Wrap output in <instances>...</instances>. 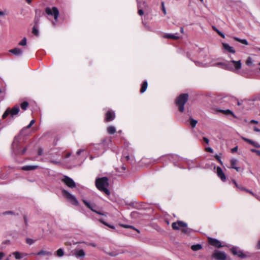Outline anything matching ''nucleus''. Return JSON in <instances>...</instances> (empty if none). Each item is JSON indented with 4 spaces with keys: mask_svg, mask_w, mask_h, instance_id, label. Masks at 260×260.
Here are the masks:
<instances>
[{
    "mask_svg": "<svg viewBox=\"0 0 260 260\" xmlns=\"http://www.w3.org/2000/svg\"><path fill=\"white\" fill-rule=\"evenodd\" d=\"M198 58L201 61H194L195 64L199 67L206 68L211 66L210 56L207 50L199 49Z\"/></svg>",
    "mask_w": 260,
    "mask_h": 260,
    "instance_id": "1",
    "label": "nucleus"
},
{
    "mask_svg": "<svg viewBox=\"0 0 260 260\" xmlns=\"http://www.w3.org/2000/svg\"><path fill=\"white\" fill-rule=\"evenodd\" d=\"M95 185L97 188L100 191L104 192L107 195L110 194V191L108 189L109 182L107 177H104L96 178L95 180Z\"/></svg>",
    "mask_w": 260,
    "mask_h": 260,
    "instance_id": "2",
    "label": "nucleus"
},
{
    "mask_svg": "<svg viewBox=\"0 0 260 260\" xmlns=\"http://www.w3.org/2000/svg\"><path fill=\"white\" fill-rule=\"evenodd\" d=\"M230 251L234 255L237 256L241 259L249 258L252 256V253L248 251L244 252L237 246H233L230 248Z\"/></svg>",
    "mask_w": 260,
    "mask_h": 260,
    "instance_id": "3",
    "label": "nucleus"
},
{
    "mask_svg": "<svg viewBox=\"0 0 260 260\" xmlns=\"http://www.w3.org/2000/svg\"><path fill=\"white\" fill-rule=\"evenodd\" d=\"M188 95L187 93H182L178 96L175 100L176 106L180 112H184V105L188 100Z\"/></svg>",
    "mask_w": 260,
    "mask_h": 260,
    "instance_id": "4",
    "label": "nucleus"
},
{
    "mask_svg": "<svg viewBox=\"0 0 260 260\" xmlns=\"http://www.w3.org/2000/svg\"><path fill=\"white\" fill-rule=\"evenodd\" d=\"M242 63L240 59L228 61V70L236 72L241 69Z\"/></svg>",
    "mask_w": 260,
    "mask_h": 260,
    "instance_id": "5",
    "label": "nucleus"
},
{
    "mask_svg": "<svg viewBox=\"0 0 260 260\" xmlns=\"http://www.w3.org/2000/svg\"><path fill=\"white\" fill-rule=\"evenodd\" d=\"M172 227L174 230H179L180 227H182L181 231L184 234H189L191 231V230L187 227V223L182 221L173 222L172 224Z\"/></svg>",
    "mask_w": 260,
    "mask_h": 260,
    "instance_id": "6",
    "label": "nucleus"
},
{
    "mask_svg": "<svg viewBox=\"0 0 260 260\" xmlns=\"http://www.w3.org/2000/svg\"><path fill=\"white\" fill-rule=\"evenodd\" d=\"M62 194L72 204L75 206L78 205L79 202L75 196L70 193L69 191L63 189L62 190Z\"/></svg>",
    "mask_w": 260,
    "mask_h": 260,
    "instance_id": "7",
    "label": "nucleus"
},
{
    "mask_svg": "<svg viewBox=\"0 0 260 260\" xmlns=\"http://www.w3.org/2000/svg\"><path fill=\"white\" fill-rule=\"evenodd\" d=\"M212 256L216 260H226L227 259V254L226 253L218 250H215Z\"/></svg>",
    "mask_w": 260,
    "mask_h": 260,
    "instance_id": "8",
    "label": "nucleus"
},
{
    "mask_svg": "<svg viewBox=\"0 0 260 260\" xmlns=\"http://www.w3.org/2000/svg\"><path fill=\"white\" fill-rule=\"evenodd\" d=\"M61 180L70 188H73L76 186V184L74 180L67 176H64Z\"/></svg>",
    "mask_w": 260,
    "mask_h": 260,
    "instance_id": "9",
    "label": "nucleus"
},
{
    "mask_svg": "<svg viewBox=\"0 0 260 260\" xmlns=\"http://www.w3.org/2000/svg\"><path fill=\"white\" fill-rule=\"evenodd\" d=\"M45 12L48 15L52 16H58L59 11L57 8L53 7L51 9L47 7L45 9Z\"/></svg>",
    "mask_w": 260,
    "mask_h": 260,
    "instance_id": "10",
    "label": "nucleus"
},
{
    "mask_svg": "<svg viewBox=\"0 0 260 260\" xmlns=\"http://www.w3.org/2000/svg\"><path fill=\"white\" fill-rule=\"evenodd\" d=\"M208 241L210 245L214 246L216 248H220L223 247V245H222L221 242L216 239L209 238L208 239Z\"/></svg>",
    "mask_w": 260,
    "mask_h": 260,
    "instance_id": "11",
    "label": "nucleus"
},
{
    "mask_svg": "<svg viewBox=\"0 0 260 260\" xmlns=\"http://www.w3.org/2000/svg\"><path fill=\"white\" fill-rule=\"evenodd\" d=\"M19 149V144L15 139L11 145L12 152L15 155L19 154L20 153Z\"/></svg>",
    "mask_w": 260,
    "mask_h": 260,
    "instance_id": "12",
    "label": "nucleus"
},
{
    "mask_svg": "<svg viewBox=\"0 0 260 260\" xmlns=\"http://www.w3.org/2000/svg\"><path fill=\"white\" fill-rule=\"evenodd\" d=\"M222 45L224 52L230 54L233 53V55H235V50L233 47L230 46L228 44L225 43H222Z\"/></svg>",
    "mask_w": 260,
    "mask_h": 260,
    "instance_id": "13",
    "label": "nucleus"
},
{
    "mask_svg": "<svg viewBox=\"0 0 260 260\" xmlns=\"http://www.w3.org/2000/svg\"><path fill=\"white\" fill-rule=\"evenodd\" d=\"M216 173L218 177L221 179L222 182L226 181V176L223 172L222 169L220 167H217L216 168Z\"/></svg>",
    "mask_w": 260,
    "mask_h": 260,
    "instance_id": "14",
    "label": "nucleus"
},
{
    "mask_svg": "<svg viewBox=\"0 0 260 260\" xmlns=\"http://www.w3.org/2000/svg\"><path fill=\"white\" fill-rule=\"evenodd\" d=\"M115 117V113L111 110H109L106 113L105 121L106 122L112 121L114 119Z\"/></svg>",
    "mask_w": 260,
    "mask_h": 260,
    "instance_id": "15",
    "label": "nucleus"
},
{
    "mask_svg": "<svg viewBox=\"0 0 260 260\" xmlns=\"http://www.w3.org/2000/svg\"><path fill=\"white\" fill-rule=\"evenodd\" d=\"M241 139L243 140H244V141L247 142L249 144L252 145L253 147H254L255 148H260V144L258 143H257V142H255V141H253L252 140L247 139V138H245V137H244L243 136H241Z\"/></svg>",
    "mask_w": 260,
    "mask_h": 260,
    "instance_id": "16",
    "label": "nucleus"
},
{
    "mask_svg": "<svg viewBox=\"0 0 260 260\" xmlns=\"http://www.w3.org/2000/svg\"><path fill=\"white\" fill-rule=\"evenodd\" d=\"M84 204L89 208L92 211L98 214L104 215V214L101 213V212L98 211L93 209V207H94V205L90 204L88 202L85 200H82Z\"/></svg>",
    "mask_w": 260,
    "mask_h": 260,
    "instance_id": "17",
    "label": "nucleus"
},
{
    "mask_svg": "<svg viewBox=\"0 0 260 260\" xmlns=\"http://www.w3.org/2000/svg\"><path fill=\"white\" fill-rule=\"evenodd\" d=\"M152 18L151 17H144L143 19H142V23L143 24V25L144 26V27L149 29V30H151V28H150V27L149 26V25H148V23H149L151 21V19Z\"/></svg>",
    "mask_w": 260,
    "mask_h": 260,
    "instance_id": "18",
    "label": "nucleus"
},
{
    "mask_svg": "<svg viewBox=\"0 0 260 260\" xmlns=\"http://www.w3.org/2000/svg\"><path fill=\"white\" fill-rule=\"evenodd\" d=\"M20 110L19 107L17 105L15 106L12 109H10V114L11 117L17 115Z\"/></svg>",
    "mask_w": 260,
    "mask_h": 260,
    "instance_id": "19",
    "label": "nucleus"
},
{
    "mask_svg": "<svg viewBox=\"0 0 260 260\" xmlns=\"http://www.w3.org/2000/svg\"><path fill=\"white\" fill-rule=\"evenodd\" d=\"M211 66H216L220 67L223 69L228 70V61L226 62H218L214 64H211Z\"/></svg>",
    "mask_w": 260,
    "mask_h": 260,
    "instance_id": "20",
    "label": "nucleus"
},
{
    "mask_svg": "<svg viewBox=\"0 0 260 260\" xmlns=\"http://www.w3.org/2000/svg\"><path fill=\"white\" fill-rule=\"evenodd\" d=\"M32 254H36L37 255H38V256H44V255L50 256V255H52V253L51 252L47 251H45L44 250H42L37 253H32L31 254V255H32Z\"/></svg>",
    "mask_w": 260,
    "mask_h": 260,
    "instance_id": "21",
    "label": "nucleus"
},
{
    "mask_svg": "<svg viewBox=\"0 0 260 260\" xmlns=\"http://www.w3.org/2000/svg\"><path fill=\"white\" fill-rule=\"evenodd\" d=\"M164 37L166 38H168V39L176 40V39H179L180 38V36H179L178 33H176V34H166L164 36Z\"/></svg>",
    "mask_w": 260,
    "mask_h": 260,
    "instance_id": "22",
    "label": "nucleus"
},
{
    "mask_svg": "<svg viewBox=\"0 0 260 260\" xmlns=\"http://www.w3.org/2000/svg\"><path fill=\"white\" fill-rule=\"evenodd\" d=\"M12 254L15 256L17 259H21L23 256H27L28 254L25 253H20L18 251H15L13 252Z\"/></svg>",
    "mask_w": 260,
    "mask_h": 260,
    "instance_id": "23",
    "label": "nucleus"
},
{
    "mask_svg": "<svg viewBox=\"0 0 260 260\" xmlns=\"http://www.w3.org/2000/svg\"><path fill=\"white\" fill-rule=\"evenodd\" d=\"M39 22V19L38 18L35 19V25L33 26L32 32L36 35L38 36L39 35V31L38 29V23Z\"/></svg>",
    "mask_w": 260,
    "mask_h": 260,
    "instance_id": "24",
    "label": "nucleus"
},
{
    "mask_svg": "<svg viewBox=\"0 0 260 260\" xmlns=\"http://www.w3.org/2000/svg\"><path fill=\"white\" fill-rule=\"evenodd\" d=\"M74 254L77 257H83L85 255V253L83 249L75 250Z\"/></svg>",
    "mask_w": 260,
    "mask_h": 260,
    "instance_id": "25",
    "label": "nucleus"
},
{
    "mask_svg": "<svg viewBox=\"0 0 260 260\" xmlns=\"http://www.w3.org/2000/svg\"><path fill=\"white\" fill-rule=\"evenodd\" d=\"M10 52L17 56H20L22 54V51L18 48L12 49L10 50Z\"/></svg>",
    "mask_w": 260,
    "mask_h": 260,
    "instance_id": "26",
    "label": "nucleus"
},
{
    "mask_svg": "<svg viewBox=\"0 0 260 260\" xmlns=\"http://www.w3.org/2000/svg\"><path fill=\"white\" fill-rule=\"evenodd\" d=\"M38 168V166L35 165L25 166L22 167V170L24 171L34 170L37 169Z\"/></svg>",
    "mask_w": 260,
    "mask_h": 260,
    "instance_id": "27",
    "label": "nucleus"
},
{
    "mask_svg": "<svg viewBox=\"0 0 260 260\" xmlns=\"http://www.w3.org/2000/svg\"><path fill=\"white\" fill-rule=\"evenodd\" d=\"M219 111L225 115H231L235 118L237 117L235 114L233 113V112L230 109L220 110H219Z\"/></svg>",
    "mask_w": 260,
    "mask_h": 260,
    "instance_id": "28",
    "label": "nucleus"
},
{
    "mask_svg": "<svg viewBox=\"0 0 260 260\" xmlns=\"http://www.w3.org/2000/svg\"><path fill=\"white\" fill-rule=\"evenodd\" d=\"M58 18H61V17H50L48 20L52 23V25L55 26L58 21Z\"/></svg>",
    "mask_w": 260,
    "mask_h": 260,
    "instance_id": "29",
    "label": "nucleus"
},
{
    "mask_svg": "<svg viewBox=\"0 0 260 260\" xmlns=\"http://www.w3.org/2000/svg\"><path fill=\"white\" fill-rule=\"evenodd\" d=\"M166 157H167L170 161L179 160V157L178 155L175 154L169 155L168 156H166Z\"/></svg>",
    "mask_w": 260,
    "mask_h": 260,
    "instance_id": "30",
    "label": "nucleus"
},
{
    "mask_svg": "<svg viewBox=\"0 0 260 260\" xmlns=\"http://www.w3.org/2000/svg\"><path fill=\"white\" fill-rule=\"evenodd\" d=\"M147 86H148L147 81H144L143 84H142V86H141V90H140V92L141 93L144 92L146 90Z\"/></svg>",
    "mask_w": 260,
    "mask_h": 260,
    "instance_id": "31",
    "label": "nucleus"
},
{
    "mask_svg": "<svg viewBox=\"0 0 260 260\" xmlns=\"http://www.w3.org/2000/svg\"><path fill=\"white\" fill-rule=\"evenodd\" d=\"M202 248V246L200 244H197L195 245H193L191 246V248L193 251H198L200 249H201Z\"/></svg>",
    "mask_w": 260,
    "mask_h": 260,
    "instance_id": "32",
    "label": "nucleus"
},
{
    "mask_svg": "<svg viewBox=\"0 0 260 260\" xmlns=\"http://www.w3.org/2000/svg\"><path fill=\"white\" fill-rule=\"evenodd\" d=\"M234 39L235 40H236L243 44H244L245 45H247L248 44V43L246 39H241L237 37H234Z\"/></svg>",
    "mask_w": 260,
    "mask_h": 260,
    "instance_id": "33",
    "label": "nucleus"
},
{
    "mask_svg": "<svg viewBox=\"0 0 260 260\" xmlns=\"http://www.w3.org/2000/svg\"><path fill=\"white\" fill-rule=\"evenodd\" d=\"M107 132L109 134H114L116 132V128L113 126H110L107 128Z\"/></svg>",
    "mask_w": 260,
    "mask_h": 260,
    "instance_id": "34",
    "label": "nucleus"
},
{
    "mask_svg": "<svg viewBox=\"0 0 260 260\" xmlns=\"http://www.w3.org/2000/svg\"><path fill=\"white\" fill-rule=\"evenodd\" d=\"M197 122H198L197 120L193 119L192 118L190 117L189 118V124L192 127H194L196 126Z\"/></svg>",
    "mask_w": 260,
    "mask_h": 260,
    "instance_id": "35",
    "label": "nucleus"
},
{
    "mask_svg": "<svg viewBox=\"0 0 260 260\" xmlns=\"http://www.w3.org/2000/svg\"><path fill=\"white\" fill-rule=\"evenodd\" d=\"M237 160L235 158H233L231 160V167L230 168L234 169L236 166Z\"/></svg>",
    "mask_w": 260,
    "mask_h": 260,
    "instance_id": "36",
    "label": "nucleus"
},
{
    "mask_svg": "<svg viewBox=\"0 0 260 260\" xmlns=\"http://www.w3.org/2000/svg\"><path fill=\"white\" fill-rule=\"evenodd\" d=\"M56 254L58 256H62L64 254V252L62 249L59 248L56 251Z\"/></svg>",
    "mask_w": 260,
    "mask_h": 260,
    "instance_id": "37",
    "label": "nucleus"
},
{
    "mask_svg": "<svg viewBox=\"0 0 260 260\" xmlns=\"http://www.w3.org/2000/svg\"><path fill=\"white\" fill-rule=\"evenodd\" d=\"M228 56L230 60H235V59H239L236 54V52L235 53V55H233V53L229 54L228 55Z\"/></svg>",
    "mask_w": 260,
    "mask_h": 260,
    "instance_id": "38",
    "label": "nucleus"
},
{
    "mask_svg": "<svg viewBox=\"0 0 260 260\" xmlns=\"http://www.w3.org/2000/svg\"><path fill=\"white\" fill-rule=\"evenodd\" d=\"M28 102H23V103H21V108L23 109V110H26L27 107H28Z\"/></svg>",
    "mask_w": 260,
    "mask_h": 260,
    "instance_id": "39",
    "label": "nucleus"
},
{
    "mask_svg": "<svg viewBox=\"0 0 260 260\" xmlns=\"http://www.w3.org/2000/svg\"><path fill=\"white\" fill-rule=\"evenodd\" d=\"M246 64L248 66H251L252 64L253 61L251 57H249L246 60Z\"/></svg>",
    "mask_w": 260,
    "mask_h": 260,
    "instance_id": "40",
    "label": "nucleus"
},
{
    "mask_svg": "<svg viewBox=\"0 0 260 260\" xmlns=\"http://www.w3.org/2000/svg\"><path fill=\"white\" fill-rule=\"evenodd\" d=\"M18 44L20 46H25L26 45V38H24L21 41L19 42Z\"/></svg>",
    "mask_w": 260,
    "mask_h": 260,
    "instance_id": "41",
    "label": "nucleus"
},
{
    "mask_svg": "<svg viewBox=\"0 0 260 260\" xmlns=\"http://www.w3.org/2000/svg\"><path fill=\"white\" fill-rule=\"evenodd\" d=\"M10 114V108H8L6 110L5 113L3 114L2 117L3 119L6 118L8 115Z\"/></svg>",
    "mask_w": 260,
    "mask_h": 260,
    "instance_id": "42",
    "label": "nucleus"
},
{
    "mask_svg": "<svg viewBox=\"0 0 260 260\" xmlns=\"http://www.w3.org/2000/svg\"><path fill=\"white\" fill-rule=\"evenodd\" d=\"M26 242L29 245H31L35 242V241L30 238H27Z\"/></svg>",
    "mask_w": 260,
    "mask_h": 260,
    "instance_id": "43",
    "label": "nucleus"
},
{
    "mask_svg": "<svg viewBox=\"0 0 260 260\" xmlns=\"http://www.w3.org/2000/svg\"><path fill=\"white\" fill-rule=\"evenodd\" d=\"M161 10L163 12L164 14L166 15L167 13H166V10L165 7L164 2H161Z\"/></svg>",
    "mask_w": 260,
    "mask_h": 260,
    "instance_id": "44",
    "label": "nucleus"
},
{
    "mask_svg": "<svg viewBox=\"0 0 260 260\" xmlns=\"http://www.w3.org/2000/svg\"><path fill=\"white\" fill-rule=\"evenodd\" d=\"M217 33L220 36H221L222 38H225V35L221 31H220L219 29H217V31H216Z\"/></svg>",
    "mask_w": 260,
    "mask_h": 260,
    "instance_id": "45",
    "label": "nucleus"
},
{
    "mask_svg": "<svg viewBox=\"0 0 260 260\" xmlns=\"http://www.w3.org/2000/svg\"><path fill=\"white\" fill-rule=\"evenodd\" d=\"M237 188L239 189H240V190H243V191H246V188L242 185H239L237 187Z\"/></svg>",
    "mask_w": 260,
    "mask_h": 260,
    "instance_id": "46",
    "label": "nucleus"
},
{
    "mask_svg": "<svg viewBox=\"0 0 260 260\" xmlns=\"http://www.w3.org/2000/svg\"><path fill=\"white\" fill-rule=\"evenodd\" d=\"M43 150L42 148H40L38 151V155L40 156L43 154Z\"/></svg>",
    "mask_w": 260,
    "mask_h": 260,
    "instance_id": "47",
    "label": "nucleus"
},
{
    "mask_svg": "<svg viewBox=\"0 0 260 260\" xmlns=\"http://www.w3.org/2000/svg\"><path fill=\"white\" fill-rule=\"evenodd\" d=\"M8 15V12L7 11H0V15Z\"/></svg>",
    "mask_w": 260,
    "mask_h": 260,
    "instance_id": "48",
    "label": "nucleus"
},
{
    "mask_svg": "<svg viewBox=\"0 0 260 260\" xmlns=\"http://www.w3.org/2000/svg\"><path fill=\"white\" fill-rule=\"evenodd\" d=\"M238 146H236V147H234L233 148H232L231 149L232 152L234 153V152H236L238 150Z\"/></svg>",
    "mask_w": 260,
    "mask_h": 260,
    "instance_id": "49",
    "label": "nucleus"
},
{
    "mask_svg": "<svg viewBox=\"0 0 260 260\" xmlns=\"http://www.w3.org/2000/svg\"><path fill=\"white\" fill-rule=\"evenodd\" d=\"M246 192L250 193V194H251L252 195H253L254 197L256 196V195L255 193H254L252 191H251L250 190H249L248 189H246Z\"/></svg>",
    "mask_w": 260,
    "mask_h": 260,
    "instance_id": "50",
    "label": "nucleus"
},
{
    "mask_svg": "<svg viewBox=\"0 0 260 260\" xmlns=\"http://www.w3.org/2000/svg\"><path fill=\"white\" fill-rule=\"evenodd\" d=\"M203 141L206 143V144H208L209 142V140L206 138V137H204L203 138Z\"/></svg>",
    "mask_w": 260,
    "mask_h": 260,
    "instance_id": "51",
    "label": "nucleus"
},
{
    "mask_svg": "<svg viewBox=\"0 0 260 260\" xmlns=\"http://www.w3.org/2000/svg\"><path fill=\"white\" fill-rule=\"evenodd\" d=\"M206 150L211 153L213 152V149L211 147L206 148Z\"/></svg>",
    "mask_w": 260,
    "mask_h": 260,
    "instance_id": "52",
    "label": "nucleus"
},
{
    "mask_svg": "<svg viewBox=\"0 0 260 260\" xmlns=\"http://www.w3.org/2000/svg\"><path fill=\"white\" fill-rule=\"evenodd\" d=\"M84 151V149H79V150L77 151L76 153L77 155H80L81 152H83Z\"/></svg>",
    "mask_w": 260,
    "mask_h": 260,
    "instance_id": "53",
    "label": "nucleus"
},
{
    "mask_svg": "<svg viewBox=\"0 0 260 260\" xmlns=\"http://www.w3.org/2000/svg\"><path fill=\"white\" fill-rule=\"evenodd\" d=\"M253 130H254V131L256 132H260V129L256 126L254 127Z\"/></svg>",
    "mask_w": 260,
    "mask_h": 260,
    "instance_id": "54",
    "label": "nucleus"
},
{
    "mask_svg": "<svg viewBox=\"0 0 260 260\" xmlns=\"http://www.w3.org/2000/svg\"><path fill=\"white\" fill-rule=\"evenodd\" d=\"M138 14H139L140 15H141V16L143 15V14H144L143 11L142 10H141V9L139 10H138Z\"/></svg>",
    "mask_w": 260,
    "mask_h": 260,
    "instance_id": "55",
    "label": "nucleus"
},
{
    "mask_svg": "<svg viewBox=\"0 0 260 260\" xmlns=\"http://www.w3.org/2000/svg\"><path fill=\"white\" fill-rule=\"evenodd\" d=\"M131 230H133L134 231H137L139 234L140 233V231L138 230H137L136 229H135V227L133 226L132 225H131Z\"/></svg>",
    "mask_w": 260,
    "mask_h": 260,
    "instance_id": "56",
    "label": "nucleus"
},
{
    "mask_svg": "<svg viewBox=\"0 0 260 260\" xmlns=\"http://www.w3.org/2000/svg\"><path fill=\"white\" fill-rule=\"evenodd\" d=\"M26 151V148H24L21 152H20L19 153H20L21 154L23 155L25 153V151Z\"/></svg>",
    "mask_w": 260,
    "mask_h": 260,
    "instance_id": "57",
    "label": "nucleus"
},
{
    "mask_svg": "<svg viewBox=\"0 0 260 260\" xmlns=\"http://www.w3.org/2000/svg\"><path fill=\"white\" fill-rule=\"evenodd\" d=\"M5 256V253L3 252H0V260Z\"/></svg>",
    "mask_w": 260,
    "mask_h": 260,
    "instance_id": "58",
    "label": "nucleus"
},
{
    "mask_svg": "<svg viewBox=\"0 0 260 260\" xmlns=\"http://www.w3.org/2000/svg\"><path fill=\"white\" fill-rule=\"evenodd\" d=\"M100 221L101 223H103L104 224H105V225H108V223H107V222H105V221L103 220V219H100Z\"/></svg>",
    "mask_w": 260,
    "mask_h": 260,
    "instance_id": "59",
    "label": "nucleus"
},
{
    "mask_svg": "<svg viewBox=\"0 0 260 260\" xmlns=\"http://www.w3.org/2000/svg\"><path fill=\"white\" fill-rule=\"evenodd\" d=\"M232 182L235 184V185L236 186V187H237L238 186L239 184H237V183L236 182V181L234 179H233L232 180Z\"/></svg>",
    "mask_w": 260,
    "mask_h": 260,
    "instance_id": "60",
    "label": "nucleus"
},
{
    "mask_svg": "<svg viewBox=\"0 0 260 260\" xmlns=\"http://www.w3.org/2000/svg\"><path fill=\"white\" fill-rule=\"evenodd\" d=\"M250 151H251V152H254V153H257V151H258V150H256V149H253V148H252V149H250Z\"/></svg>",
    "mask_w": 260,
    "mask_h": 260,
    "instance_id": "61",
    "label": "nucleus"
},
{
    "mask_svg": "<svg viewBox=\"0 0 260 260\" xmlns=\"http://www.w3.org/2000/svg\"><path fill=\"white\" fill-rule=\"evenodd\" d=\"M250 123H255V124H257V123H258V121H256V120H251L250 121Z\"/></svg>",
    "mask_w": 260,
    "mask_h": 260,
    "instance_id": "62",
    "label": "nucleus"
},
{
    "mask_svg": "<svg viewBox=\"0 0 260 260\" xmlns=\"http://www.w3.org/2000/svg\"><path fill=\"white\" fill-rule=\"evenodd\" d=\"M35 122V120L34 119H32L30 121L29 124L32 126Z\"/></svg>",
    "mask_w": 260,
    "mask_h": 260,
    "instance_id": "63",
    "label": "nucleus"
},
{
    "mask_svg": "<svg viewBox=\"0 0 260 260\" xmlns=\"http://www.w3.org/2000/svg\"><path fill=\"white\" fill-rule=\"evenodd\" d=\"M257 247L258 249H260V240L258 241L257 244Z\"/></svg>",
    "mask_w": 260,
    "mask_h": 260,
    "instance_id": "64",
    "label": "nucleus"
}]
</instances>
